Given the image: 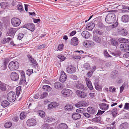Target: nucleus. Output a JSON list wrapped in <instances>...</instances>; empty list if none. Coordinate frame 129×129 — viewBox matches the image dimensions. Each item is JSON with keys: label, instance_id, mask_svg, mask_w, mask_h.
Segmentation results:
<instances>
[{"label": "nucleus", "instance_id": "f257e3e1", "mask_svg": "<svg viewBox=\"0 0 129 129\" xmlns=\"http://www.w3.org/2000/svg\"><path fill=\"white\" fill-rule=\"evenodd\" d=\"M116 17L114 13H110L108 14L106 17V22L109 24L113 23L115 21Z\"/></svg>", "mask_w": 129, "mask_h": 129}, {"label": "nucleus", "instance_id": "f03ea898", "mask_svg": "<svg viewBox=\"0 0 129 129\" xmlns=\"http://www.w3.org/2000/svg\"><path fill=\"white\" fill-rule=\"evenodd\" d=\"M7 97L8 100L10 102H14L16 98L15 93L13 91H10L7 94Z\"/></svg>", "mask_w": 129, "mask_h": 129}, {"label": "nucleus", "instance_id": "7ed1b4c3", "mask_svg": "<svg viewBox=\"0 0 129 129\" xmlns=\"http://www.w3.org/2000/svg\"><path fill=\"white\" fill-rule=\"evenodd\" d=\"M19 63L15 61L10 62L8 65V67L11 70H15L18 69L19 67Z\"/></svg>", "mask_w": 129, "mask_h": 129}, {"label": "nucleus", "instance_id": "20e7f679", "mask_svg": "<svg viewBox=\"0 0 129 129\" xmlns=\"http://www.w3.org/2000/svg\"><path fill=\"white\" fill-rule=\"evenodd\" d=\"M21 21L18 18H12L11 21L12 25L14 27H17L19 26L21 23Z\"/></svg>", "mask_w": 129, "mask_h": 129}, {"label": "nucleus", "instance_id": "39448f33", "mask_svg": "<svg viewBox=\"0 0 129 129\" xmlns=\"http://www.w3.org/2000/svg\"><path fill=\"white\" fill-rule=\"evenodd\" d=\"M18 30L17 28H11L7 31L6 35L12 37H14Z\"/></svg>", "mask_w": 129, "mask_h": 129}, {"label": "nucleus", "instance_id": "423d86ee", "mask_svg": "<svg viewBox=\"0 0 129 129\" xmlns=\"http://www.w3.org/2000/svg\"><path fill=\"white\" fill-rule=\"evenodd\" d=\"M72 91L70 90L64 89L61 91V93L64 97H69L72 93Z\"/></svg>", "mask_w": 129, "mask_h": 129}, {"label": "nucleus", "instance_id": "0eeeda50", "mask_svg": "<svg viewBox=\"0 0 129 129\" xmlns=\"http://www.w3.org/2000/svg\"><path fill=\"white\" fill-rule=\"evenodd\" d=\"M26 124L28 126H34L36 125L37 121L36 120L34 119H30L27 120Z\"/></svg>", "mask_w": 129, "mask_h": 129}, {"label": "nucleus", "instance_id": "6e6552de", "mask_svg": "<svg viewBox=\"0 0 129 129\" xmlns=\"http://www.w3.org/2000/svg\"><path fill=\"white\" fill-rule=\"evenodd\" d=\"M76 68L72 65L68 66L66 68V72L69 74L74 73L76 72Z\"/></svg>", "mask_w": 129, "mask_h": 129}, {"label": "nucleus", "instance_id": "1a4fd4ad", "mask_svg": "<svg viewBox=\"0 0 129 129\" xmlns=\"http://www.w3.org/2000/svg\"><path fill=\"white\" fill-rule=\"evenodd\" d=\"M117 31L119 35L123 36H126L128 33L126 29L121 27L118 28Z\"/></svg>", "mask_w": 129, "mask_h": 129}, {"label": "nucleus", "instance_id": "9d476101", "mask_svg": "<svg viewBox=\"0 0 129 129\" xmlns=\"http://www.w3.org/2000/svg\"><path fill=\"white\" fill-rule=\"evenodd\" d=\"M67 78L66 74L63 71L61 72V75L59 78L60 81L62 82H64L66 80Z\"/></svg>", "mask_w": 129, "mask_h": 129}, {"label": "nucleus", "instance_id": "9b49d317", "mask_svg": "<svg viewBox=\"0 0 129 129\" xmlns=\"http://www.w3.org/2000/svg\"><path fill=\"white\" fill-rule=\"evenodd\" d=\"M24 26L31 31H34L35 29V25L32 23L26 24L24 25Z\"/></svg>", "mask_w": 129, "mask_h": 129}, {"label": "nucleus", "instance_id": "f8f14e48", "mask_svg": "<svg viewBox=\"0 0 129 129\" xmlns=\"http://www.w3.org/2000/svg\"><path fill=\"white\" fill-rule=\"evenodd\" d=\"M20 74L21 77L19 82V84L20 85H22L26 82L25 74L24 72L23 71L20 72Z\"/></svg>", "mask_w": 129, "mask_h": 129}, {"label": "nucleus", "instance_id": "ddd939ff", "mask_svg": "<svg viewBox=\"0 0 129 129\" xmlns=\"http://www.w3.org/2000/svg\"><path fill=\"white\" fill-rule=\"evenodd\" d=\"M11 78L12 80L16 81L18 79L19 75L17 73L15 72H13L11 74Z\"/></svg>", "mask_w": 129, "mask_h": 129}, {"label": "nucleus", "instance_id": "4468645a", "mask_svg": "<svg viewBox=\"0 0 129 129\" xmlns=\"http://www.w3.org/2000/svg\"><path fill=\"white\" fill-rule=\"evenodd\" d=\"M99 106L101 109L105 111L107 110L109 107V105L104 103L100 104Z\"/></svg>", "mask_w": 129, "mask_h": 129}, {"label": "nucleus", "instance_id": "2eb2a0df", "mask_svg": "<svg viewBox=\"0 0 129 129\" xmlns=\"http://www.w3.org/2000/svg\"><path fill=\"white\" fill-rule=\"evenodd\" d=\"M76 93L78 96L82 98H84L87 96L86 93L79 90H77Z\"/></svg>", "mask_w": 129, "mask_h": 129}, {"label": "nucleus", "instance_id": "dca6fc26", "mask_svg": "<svg viewBox=\"0 0 129 129\" xmlns=\"http://www.w3.org/2000/svg\"><path fill=\"white\" fill-rule=\"evenodd\" d=\"M76 87L77 89H83L84 91L86 90L87 89V87L84 86L83 84L80 83L77 84L76 85Z\"/></svg>", "mask_w": 129, "mask_h": 129}, {"label": "nucleus", "instance_id": "f3484780", "mask_svg": "<svg viewBox=\"0 0 129 129\" xmlns=\"http://www.w3.org/2000/svg\"><path fill=\"white\" fill-rule=\"evenodd\" d=\"M86 102L85 101H81L76 104L75 106L76 107H80L83 106H85L86 105Z\"/></svg>", "mask_w": 129, "mask_h": 129}, {"label": "nucleus", "instance_id": "a211bd4d", "mask_svg": "<svg viewBox=\"0 0 129 129\" xmlns=\"http://www.w3.org/2000/svg\"><path fill=\"white\" fill-rule=\"evenodd\" d=\"M71 43L72 45L74 46H76L78 44V40L77 37H74L71 39Z\"/></svg>", "mask_w": 129, "mask_h": 129}, {"label": "nucleus", "instance_id": "6ab92c4d", "mask_svg": "<svg viewBox=\"0 0 129 129\" xmlns=\"http://www.w3.org/2000/svg\"><path fill=\"white\" fill-rule=\"evenodd\" d=\"M93 40L97 43H100L101 42V38L98 36L94 35L93 37Z\"/></svg>", "mask_w": 129, "mask_h": 129}, {"label": "nucleus", "instance_id": "aec40b11", "mask_svg": "<svg viewBox=\"0 0 129 129\" xmlns=\"http://www.w3.org/2000/svg\"><path fill=\"white\" fill-rule=\"evenodd\" d=\"M87 110L88 112L90 114H94L96 113L95 109L93 107H88Z\"/></svg>", "mask_w": 129, "mask_h": 129}, {"label": "nucleus", "instance_id": "412c9836", "mask_svg": "<svg viewBox=\"0 0 129 129\" xmlns=\"http://www.w3.org/2000/svg\"><path fill=\"white\" fill-rule=\"evenodd\" d=\"M59 104L55 102H52L50 104H49L48 105V108L51 109L57 107L58 106Z\"/></svg>", "mask_w": 129, "mask_h": 129}, {"label": "nucleus", "instance_id": "4be33fe9", "mask_svg": "<svg viewBox=\"0 0 129 129\" xmlns=\"http://www.w3.org/2000/svg\"><path fill=\"white\" fill-rule=\"evenodd\" d=\"M122 21L125 23L129 21V15H125L121 17Z\"/></svg>", "mask_w": 129, "mask_h": 129}, {"label": "nucleus", "instance_id": "5701e85b", "mask_svg": "<svg viewBox=\"0 0 129 129\" xmlns=\"http://www.w3.org/2000/svg\"><path fill=\"white\" fill-rule=\"evenodd\" d=\"M81 117L80 114L78 113H74L72 115V117L73 119L76 120L80 119Z\"/></svg>", "mask_w": 129, "mask_h": 129}, {"label": "nucleus", "instance_id": "b1692460", "mask_svg": "<svg viewBox=\"0 0 129 129\" xmlns=\"http://www.w3.org/2000/svg\"><path fill=\"white\" fill-rule=\"evenodd\" d=\"M128 87V85L127 83H124L123 85L120 87V93H122L123 90L124 88H125L127 89Z\"/></svg>", "mask_w": 129, "mask_h": 129}, {"label": "nucleus", "instance_id": "393cba45", "mask_svg": "<svg viewBox=\"0 0 129 129\" xmlns=\"http://www.w3.org/2000/svg\"><path fill=\"white\" fill-rule=\"evenodd\" d=\"M68 126L65 123H61L58 126V129H67Z\"/></svg>", "mask_w": 129, "mask_h": 129}, {"label": "nucleus", "instance_id": "a878e982", "mask_svg": "<svg viewBox=\"0 0 129 129\" xmlns=\"http://www.w3.org/2000/svg\"><path fill=\"white\" fill-rule=\"evenodd\" d=\"M7 85L3 83L0 84V91H4L6 90Z\"/></svg>", "mask_w": 129, "mask_h": 129}, {"label": "nucleus", "instance_id": "bb28decb", "mask_svg": "<svg viewBox=\"0 0 129 129\" xmlns=\"http://www.w3.org/2000/svg\"><path fill=\"white\" fill-rule=\"evenodd\" d=\"M96 27L100 29H104L106 26L101 22H99L96 25Z\"/></svg>", "mask_w": 129, "mask_h": 129}, {"label": "nucleus", "instance_id": "cd10ccee", "mask_svg": "<svg viewBox=\"0 0 129 129\" xmlns=\"http://www.w3.org/2000/svg\"><path fill=\"white\" fill-rule=\"evenodd\" d=\"M54 87L56 89H59L62 88V86L60 82H56L54 84Z\"/></svg>", "mask_w": 129, "mask_h": 129}, {"label": "nucleus", "instance_id": "c85d7f7f", "mask_svg": "<svg viewBox=\"0 0 129 129\" xmlns=\"http://www.w3.org/2000/svg\"><path fill=\"white\" fill-rule=\"evenodd\" d=\"M64 108L66 111H70L73 109V107L71 104H68L65 106Z\"/></svg>", "mask_w": 129, "mask_h": 129}, {"label": "nucleus", "instance_id": "c756f323", "mask_svg": "<svg viewBox=\"0 0 129 129\" xmlns=\"http://www.w3.org/2000/svg\"><path fill=\"white\" fill-rule=\"evenodd\" d=\"M89 33L87 31H84L81 33L82 36L84 38H88L89 36Z\"/></svg>", "mask_w": 129, "mask_h": 129}, {"label": "nucleus", "instance_id": "7c9ffc66", "mask_svg": "<svg viewBox=\"0 0 129 129\" xmlns=\"http://www.w3.org/2000/svg\"><path fill=\"white\" fill-rule=\"evenodd\" d=\"M10 104L9 102L6 100H4L1 102V105L4 108H5L9 106Z\"/></svg>", "mask_w": 129, "mask_h": 129}, {"label": "nucleus", "instance_id": "2f4dec72", "mask_svg": "<svg viewBox=\"0 0 129 129\" xmlns=\"http://www.w3.org/2000/svg\"><path fill=\"white\" fill-rule=\"evenodd\" d=\"M53 120H54V119L51 116H46L44 119L45 122H51Z\"/></svg>", "mask_w": 129, "mask_h": 129}, {"label": "nucleus", "instance_id": "473e14b6", "mask_svg": "<svg viewBox=\"0 0 129 129\" xmlns=\"http://www.w3.org/2000/svg\"><path fill=\"white\" fill-rule=\"evenodd\" d=\"M128 127V123L125 122L122 123L120 126V129H126Z\"/></svg>", "mask_w": 129, "mask_h": 129}, {"label": "nucleus", "instance_id": "72a5a7b5", "mask_svg": "<svg viewBox=\"0 0 129 129\" xmlns=\"http://www.w3.org/2000/svg\"><path fill=\"white\" fill-rule=\"evenodd\" d=\"M95 25L93 23L91 22L89 23L87 26L89 30H92L94 27Z\"/></svg>", "mask_w": 129, "mask_h": 129}, {"label": "nucleus", "instance_id": "f704fd0d", "mask_svg": "<svg viewBox=\"0 0 129 129\" xmlns=\"http://www.w3.org/2000/svg\"><path fill=\"white\" fill-rule=\"evenodd\" d=\"M118 40L119 42L121 43H127L129 42L127 39L122 38H119Z\"/></svg>", "mask_w": 129, "mask_h": 129}, {"label": "nucleus", "instance_id": "c9c22d12", "mask_svg": "<svg viewBox=\"0 0 129 129\" xmlns=\"http://www.w3.org/2000/svg\"><path fill=\"white\" fill-rule=\"evenodd\" d=\"M8 5V3L6 2H2L0 4L1 7L3 9H5L6 8H7Z\"/></svg>", "mask_w": 129, "mask_h": 129}, {"label": "nucleus", "instance_id": "e433bc0d", "mask_svg": "<svg viewBox=\"0 0 129 129\" xmlns=\"http://www.w3.org/2000/svg\"><path fill=\"white\" fill-rule=\"evenodd\" d=\"M94 85L95 88L96 90L98 91H100L101 90L102 87L99 85L98 82H95L94 83Z\"/></svg>", "mask_w": 129, "mask_h": 129}, {"label": "nucleus", "instance_id": "4c0bfd02", "mask_svg": "<svg viewBox=\"0 0 129 129\" xmlns=\"http://www.w3.org/2000/svg\"><path fill=\"white\" fill-rule=\"evenodd\" d=\"M43 88L48 91H50L51 89V88L49 86L46 85H44Z\"/></svg>", "mask_w": 129, "mask_h": 129}, {"label": "nucleus", "instance_id": "58836bf2", "mask_svg": "<svg viewBox=\"0 0 129 129\" xmlns=\"http://www.w3.org/2000/svg\"><path fill=\"white\" fill-rule=\"evenodd\" d=\"M117 109L116 108H115L113 109L111 111V113L113 116L114 117H115L117 114Z\"/></svg>", "mask_w": 129, "mask_h": 129}, {"label": "nucleus", "instance_id": "ea45409f", "mask_svg": "<svg viewBox=\"0 0 129 129\" xmlns=\"http://www.w3.org/2000/svg\"><path fill=\"white\" fill-rule=\"evenodd\" d=\"M4 63V64L1 66L2 70H5L6 69L7 65L8 63V62L7 61L5 60Z\"/></svg>", "mask_w": 129, "mask_h": 129}, {"label": "nucleus", "instance_id": "a19ab883", "mask_svg": "<svg viewBox=\"0 0 129 129\" xmlns=\"http://www.w3.org/2000/svg\"><path fill=\"white\" fill-rule=\"evenodd\" d=\"M94 31L97 34L100 35H102L104 33V31L103 30L99 29H95Z\"/></svg>", "mask_w": 129, "mask_h": 129}, {"label": "nucleus", "instance_id": "79ce46f5", "mask_svg": "<svg viewBox=\"0 0 129 129\" xmlns=\"http://www.w3.org/2000/svg\"><path fill=\"white\" fill-rule=\"evenodd\" d=\"M26 113L25 112H22L20 114V119H23L26 117Z\"/></svg>", "mask_w": 129, "mask_h": 129}, {"label": "nucleus", "instance_id": "37998d69", "mask_svg": "<svg viewBox=\"0 0 129 129\" xmlns=\"http://www.w3.org/2000/svg\"><path fill=\"white\" fill-rule=\"evenodd\" d=\"M21 87L19 86L16 88V94L17 96H18L19 95L21 91Z\"/></svg>", "mask_w": 129, "mask_h": 129}, {"label": "nucleus", "instance_id": "c03bdc74", "mask_svg": "<svg viewBox=\"0 0 129 129\" xmlns=\"http://www.w3.org/2000/svg\"><path fill=\"white\" fill-rule=\"evenodd\" d=\"M118 74V72L115 70L114 71L111 73V77H112L113 78H115Z\"/></svg>", "mask_w": 129, "mask_h": 129}, {"label": "nucleus", "instance_id": "a18cd8bd", "mask_svg": "<svg viewBox=\"0 0 129 129\" xmlns=\"http://www.w3.org/2000/svg\"><path fill=\"white\" fill-rule=\"evenodd\" d=\"M12 125V123L10 122H7L5 124V127L7 128H10Z\"/></svg>", "mask_w": 129, "mask_h": 129}, {"label": "nucleus", "instance_id": "49530a36", "mask_svg": "<svg viewBox=\"0 0 129 129\" xmlns=\"http://www.w3.org/2000/svg\"><path fill=\"white\" fill-rule=\"evenodd\" d=\"M48 95V93L46 92H44L40 96V98L43 99L46 97Z\"/></svg>", "mask_w": 129, "mask_h": 129}, {"label": "nucleus", "instance_id": "de8ad7c7", "mask_svg": "<svg viewBox=\"0 0 129 129\" xmlns=\"http://www.w3.org/2000/svg\"><path fill=\"white\" fill-rule=\"evenodd\" d=\"M84 68L88 70H89L90 68V65L88 63H85L83 65Z\"/></svg>", "mask_w": 129, "mask_h": 129}, {"label": "nucleus", "instance_id": "09e8293b", "mask_svg": "<svg viewBox=\"0 0 129 129\" xmlns=\"http://www.w3.org/2000/svg\"><path fill=\"white\" fill-rule=\"evenodd\" d=\"M39 114L40 116L42 117H44L45 116V113L44 111L42 110H39Z\"/></svg>", "mask_w": 129, "mask_h": 129}, {"label": "nucleus", "instance_id": "8fccbe9b", "mask_svg": "<svg viewBox=\"0 0 129 129\" xmlns=\"http://www.w3.org/2000/svg\"><path fill=\"white\" fill-rule=\"evenodd\" d=\"M58 58L60 59V61H63L65 60L66 57H64L62 55H58L57 56Z\"/></svg>", "mask_w": 129, "mask_h": 129}, {"label": "nucleus", "instance_id": "3c124183", "mask_svg": "<svg viewBox=\"0 0 129 129\" xmlns=\"http://www.w3.org/2000/svg\"><path fill=\"white\" fill-rule=\"evenodd\" d=\"M17 8L20 12L22 11L23 9L22 5L20 4H18L17 5Z\"/></svg>", "mask_w": 129, "mask_h": 129}, {"label": "nucleus", "instance_id": "603ef678", "mask_svg": "<svg viewBox=\"0 0 129 129\" xmlns=\"http://www.w3.org/2000/svg\"><path fill=\"white\" fill-rule=\"evenodd\" d=\"M121 52L120 51H117L115 53H112L113 55L115 56L116 57L119 56L121 54Z\"/></svg>", "mask_w": 129, "mask_h": 129}, {"label": "nucleus", "instance_id": "864d4df0", "mask_svg": "<svg viewBox=\"0 0 129 129\" xmlns=\"http://www.w3.org/2000/svg\"><path fill=\"white\" fill-rule=\"evenodd\" d=\"M24 34L22 33H20L17 35V39L19 40H21L23 38L24 36Z\"/></svg>", "mask_w": 129, "mask_h": 129}, {"label": "nucleus", "instance_id": "5fc2aeb1", "mask_svg": "<svg viewBox=\"0 0 129 129\" xmlns=\"http://www.w3.org/2000/svg\"><path fill=\"white\" fill-rule=\"evenodd\" d=\"M63 44H59L58 47V50L59 51H62L63 49Z\"/></svg>", "mask_w": 129, "mask_h": 129}, {"label": "nucleus", "instance_id": "6e6d98bb", "mask_svg": "<svg viewBox=\"0 0 129 129\" xmlns=\"http://www.w3.org/2000/svg\"><path fill=\"white\" fill-rule=\"evenodd\" d=\"M30 61L32 63L35 64V65L36 66L38 65V64L37 63V61L34 59V58H33Z\"/></svg>", "mask_w": 129, "mask_h": 129}, {"label": "nucleus", "instance_id": "4d7b16f0", "mask_svg": "<svg viewBox=\"0 0 129 129\" xmlns=\"http://www.w3.org/2000/svg\"><path fill=\"white\" fill-rule=\"evenodd\" d=\"M104 53L105 56L106 57H111V56L110 55L108 52H107V50H105L104 51Z\"/></svg>", "mask_w": 129, "mask_h": 129}, {"label": "nucleus", "instance_id": "13d9d810", "mask_svg": "<svg viewBox=\"0 0 129 129\" xmlns=\"http://www.w3.org/2000/svg\"><path fill=\"white\" fill-rule=\"evenodd\" d=\"M105 112V111H101L100 110H99L98 112L96 114L98 115H102Z\"/></svg>", "mask_w": 129, "mask_h": 129}, {"label": "nucleus", "instance_id": "bf43d9fd", "mask_svg": "<svg viewBox=\"0 0 129 129\" xmlns=\"http://www.w3.org/2000/svg\"><path fill=\"white\" fill-rule=\"evenodd\" d=\"M111 43L113 45L116 46L117 45L118 42L115 40H112L111 41Z\"/></svg>", "mask_w": 129, "mask_h": 129}, {"label": "nucleus", "instance_id": "052dcab7", "mask_svg": "<svg viewBox=\"0 0 129 129\" xmlns=\"http://www.w3.org/2000/svg\"><path fill=\"white\" fill-rule=\"evenodd\" d=\"M70 78L73 80H77V77L76 76L73 75H71L70 76Z\"/></svg>", "mask_w": 129, "mask_h": 129}, {"label": "nucleus", "instance_id": "680f3d73", "mask_svg": "<svg viewBox=\"0 0 129 129\" xmlns=\"http://www.w3.org/2000/svg\"><path fill=\"white\" fill-rule=\"evenodd\" d=\"M124 109L126 110L129 109V103H126L125 104Z\"/></svg>", "mask_w": 129, "mask_h": 129}, {"label": "nucleus", "instance_id": "e2e57ef3", "mask_svg": "<svg viewBox=\"0 0 129 129\" xmlns=\"http://www.w3.org/2000/svg\"><path fill=\"white\" fill-rule=\"evenodd\" d=\"M87 85L88 88L90 90H91L93 89V87L91 83H90V84H89Z\"/></svg>", "mask_w": 129, "mask_h": 129}, {"label": "nucleus", "instance_id": "0e129e2a", "mask_svg": "<svg viewBox=\"0 0 129 129\" xmlns=\"http://www.w3.org/2000/svg\"><path fill=\"white\" fill-rule=\"evenodd\" d=\"M19 119L18 117L15 116L12 119V120L15 122H17Z\"/></svg>", "mask_w": 129, "mask_h": 129}, {"label": "nucleus", "instance_id": "69168bd1", "mask_svg": "<svg viewBox=\"0 0 129 129\" xmlns=\"http://www.w3.org/2000/svg\"><path fill=\"white\" fill-rule=\"evenodd\" d=\"M45 44H44L39 46L38 48V49H41L45 48Z\"/></svg>", "mask_w": 129, "mask_h": 129}, {"label": "nucleus", "instance_id": "338daca9", "mask_svg": "<svg viewBox=\"0 0 129 129\" xmlns=\"http://www.w3.org/2000/svg\"><path fill=\"white\" fill-rule=\"evenodd\" d=\"M26 55L27 58L29 59V61L31 60L32 59V58H33L31 55L30 54H27Z\"/></svg>", "mask_w": 129, "mask_h": 129}, {"label": "nucleus", "instance_id": "774afa93", "mask_svg": "<svg viewBox=\"0 0 129 129\" xmlns=\"http://www.w3.org/2000/svg\"><path fill=\"white\" fill-rule=\"evenodd\" d=\"M85 81L87 85L91 83V81L88 78H86Z\"/></svg>", "mask_w": 129, "mask_h": 129}]
</instances>
